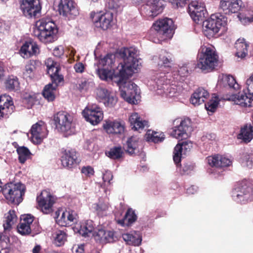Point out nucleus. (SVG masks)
Returning <instances> with one entry per match:
<instances>
[{"mask_svg": "<svg viewBox=\"0 0 253 253\" xmlns=\"http://www.w3.org/2000/svg\"><path fill=\"white\" fill-rule=\"evenodd\" d=\"M140 60L138 56H136L130 63L127 61L126 66H120L119 67L120 77H116L115 79L121 97L132 104H136L139 99V89L136 84L127 79L141 66Z\"/></svg>", "mask_w": 253, "mask_h": 253, "instance_id": "nucleus-1", "label": "nucleus"}, {"mask_svg": "<svg viewBox=\"0 0 253 253\" xmlns=\"http://www.w3.org/2000/svg\"><path fill=\"white\" fill-rule=\"evenodd\" d=\"M47 73L50 76L52 83L45 85L42 95L48 101H52L55 97L56 89L58 84L63 81V76L59 74L60 67L58 63L51 58H47L45 62Z\"/></svg>", "mask_w": 253, "mask_h": 253, "instance_id": "nucleus-2", "label": "nucleus"}, {"mask_svg": "<svg viewBox=\"0 0 253 253\" xmlns=\"http://www.w3.org/2000/svg\"><path fill=\"white\" fill-rule=\"evenodd\" d=\"M119 55L123 59L124 63H121L117 66L115 71H112L111 69H98L97 74L99 78L106 81H112L116 83V77H120V70L119 67L121 65L126 66L127 61L130 63L131 60L136 56H138L139 52L135 48L130 47L129 48H124L121 49L119 52Z\"/></svg>", "mask_w": 253, "mask_h": 253, "instance_id": "nucleus-3", "label": "nucleus"}, {"mask_svg": "<svg viewBox=\"0 0 253 253\" xmlns=\"http://www.w3.org/2000/svg\"><path fill=\"white\" fill-rule=\"evenodd\" d=\"M33 34L40 41L50 43L56 40L58 30L54 22L48 19H42L36 23Z\"/></svg>", "mask_w": 253, "mask_h": 253, "instance_id": "nucleus-4", "label": "nucleus"}, {"mask_svg": "<svg viewBox=\"0 0 253 253\" xmlns=\"http://www.w3.org/2000/svg\"><path fill=\"white\" fill-rule=\"evenodd\" d=\"M165 76L164 73H157L151 79L150 85L153 86L157 93L163 96L172 97L178 95L182 91L181 84L177 85L164 84Z\"/></svg>", "mask_w": 253, "mask_h": 253, "instance_id": "nucleus-5", "label": "nucleus"}, {"mask_svg": "<svg viewBox=\"0 0 253 253\" xmlns=\"http://www.w3.org/2000/svg\"><path fill=\"white\" fill-rule=\"evenodd\" d=\"M218 56L212 46H203L198 55L197 66L203 71L212 70L217 65Z\"/></svg>", "mask_w": 253, "mask_h": 253, "instance_id": "nucleus-6", "label": "nucleus"}, {"mask_svg": "<svg viewBox=\"0 0 253 253\" xmlns=\"http://www.w3.org/2000/svg\"><path fill=\"white\" fill-rule=\"evenodd\" d=\"M25 189V186L20 182L10 183L5 185L2 193L8 203L18 205L23 200Z\"/></svg>", "mask_w": 253, "mask_h": 253, "instance_id": "nucleus-7", "label": "nucleus"}, {"mask_svg": "<svg viewBox=\"0 0 253 253\" xmlns=\"http://www.w3.org/2000/svg\"><path fill=\"white\" fill-rule=\"evenodd\" d=\"M56 128L65 136L71 135L75 133L76 129L73 123L72 116L64 112H59L54 116Z\"/></svg>", "mask_w": 253, "mask_h": 253, "instance_id": "nucleus-8", "label": "nucleus"}, {"mask_svg": "<svg viewBox=\"0 0 253 253\" xmlns=\"http://www.w3.org/2000/svg\"><path fill=\"white\" fill-rule=\"evenodd\" d=\"M246 85L248 95L244 92L239 93L230 95L227 99L243 107L253 106V73L247 79Z\"/></svg>", "mask_w": 253, "mask_h": 253, "instance_id": "nucleus-9", "label": "nucleus"}, {"mask_svg": "<svg viewBox=\"0 0 253 253\" xmlns=\"http://www.w3.org/2000/svg\"><path fill=\"white\" fill-rule=\"evenodd\" d=\"M226 22V18L219 13L211 15L210 18L203 22L204 34L207 37L213 36L225 25Z\"/></svg>", "mask_w": 253, "mask_h": 253, "instance_id": "nucleus-10", "label": "nucleus"}, {"mask_svg": "<svg viewBox=\"0 0 253 253\" xmlns=\"http://www.w3.org/2000/svg\"><path fill=\"white\" fill-rule=\"evenodd\" d=\"M153 28L157 33V36L162 40L172 38L174 26L173 21L169 18L160 19L153 24Z\"/></svg>", "mask_w": 253, "mask_h": 253, "instance_id": "nucleus-11", "label": "nucleus"}, {"mask_svg": "<svg viewBox=\"0 0 253 253\" xmlns=\"http://www.w3.org/2000/svg\"><path fill=\"white\" fill-rule=\"evenodd\" d=\"M233 199L237 202L245 204L253 200V187L245 183L236 187L232 192Z\"/></svg>", "mask_w": 253, "mask_h": 253, "instance_id": "nucleus-12", "label": "nucleus"}, {"mask_svg": "<svg viewBox=\"0 0 253 253\" xmlns=\"http://www.w3.org/2000/svg\"><path fill=\"white\" fill-rule=\"evenodd\" d=\"M82 114L87 122L92 125H96L103 119L102 109L96 105L87 106L82 112Z\"/></svg>", "mask_w": 253, "mask_h": 253, "instance_id": "nucleus-13", "label": "nucleus"}, {"mask_svg": "<svg viewBox=\"0 0 253 253\" xmlns=\"http://www.w3.org/2000/svg\"><path fill=\"white\" fill-rule=\"evenodd\" d=\"M58 7L59 14L68 19H73L79 14L77 4L72 0H60Z\"/></svg>", "mask_w": 253, "mask_h": 253, "instance_id": "nucleus-14", "label": "nucleus"}, {"mask_svg": "<svg viewBox=\"0 0 253 253\" xmlns=\"http://www.w3.org/2000/svg\"><path fill=\"white\" fill-rule=\"evenodd\" d=\"M37 201L40 210L44 213H49L53 211V206L55 203V198L47 190H43L37 198Z\"/></svg>", "mask_w": 253, "mask_h": 253, "instance_id": "nucleus-15", "label": "nucleus"}, {"mask_svg": "<svg viewBox=\"0 0 253 253\" xmlns=\"http://www.w3.org/2000/svg\"><path fill=\"white\" fill-rule=\"evenodd\" d=\"M188 13L196 23L203 21L207 14L205 5L197 1H193L189 4Z\"/></svg>", "mask_w": 253, "mask_h": 253, "instance_id": "nucleus-16", "label": "nucleus"}, {"mask_svg": "<svg viewBox=\"0 0 253 253\" xmlns=\"http://www.w3.org/2000/svg\"><path fill=\"white\" fill-rule=\"evenodd\" d=\"M20 8L24 15L28 18L36 16L41 9L39 0H21Z\"/></svg>", "mask_w": 253, "mask_h": 253, "instance_id": "nucleus-17", "label": "nucleus"}, {"mask_svg": "<svg viewBox=\"0 0 253 253\" xmlns=\"http://www.w3.org/2000/svg\"><path fill=\"white\" fill-rule=\"evenodd\" d=\"M245 7L241 0H221L219 8L225 14L238 12Z\"/></svg>", "mask_w": 253, "mask_h": 253, "instance_id": "nucleus-18", "label": "nucleus"}, {"mask_svg": "<svg viewBox=\"0 0 253 253\" xmlns=\"http://www.w3.org/2000/svg\"><path fill=\"white\" fill-rule=\"evenodd\" d=\"M96 95L97 100L102 102L106 106L113 107L117 102V98L115 95L106 88H97Z\"/></svg>", "mask_w": 253, "mask_h": 253, "instance_id": "nucleus-19", "label": "nucleus"}, {"mask_svg": "<svg viewBox=\"0 0 253 253\" xmlns=\"http://www.w3.org/2000/svg\"><path fill=\"white\" fill-rule=\"evenodd\" d=\"M31 139L34 143H40L44 138L47 131L45 126L42 122H39L33 125L31 128Z\"/></svg>", "mask_w": 253, "mask_h": 253, "instance_id": "nucleus-20", "label": "nucleus"}, {"mask_svg": "<svg viewBox=\"0 0 253 253\" xmlns=\"http://www.w3.org/2000/svg\"><path fill=\"white\" fill-rule=\"evenodd\" d=\"M179 122H180V124L173 128L171 135L178 139L186 138L188 137L187 132L190 126V120L185 119L180 121L179 120H175L174 123H178Z\"/></svg>", "mask_w": 253, "mask_h": 253, "instance_id": "nucleus-21", "label": "nucleus"}, {"mask_svg": "<svg viewBox=\"0 0 253 253\" xmlns=\"http://www.w3.org/2000/svg\"><path fill=\"white\" fill-rule=\"evenodd\" d=\"M103 126L108 134H123L125 128L124 122L121 120H106Z\"/></svg>", "mask_w": 253, "mask_h": 253, "instance_id": "nucleus-22", "label": "nucleus"}, {"mask_svg": "<svg viewBox=\"0 0 253 253\" xmlns=\"http://www.w3.org/2000/svg\"><path fill=\"white\" fill-rule=\"evenodd\" d=\"M14 108L10 96L5 94L0 96V119L7 118L13 112Z\"/></svg>", "mask_w": 253, "mask_h": 253, "instance_id": "nucleus-23", "label": "nucleus"}, {"mask_svg": "<svg viewBox=\"0 0 253 253\" xmlns=\"http://www.w3.org/2000/svg\"><path fill=\"white\" fill-rule=\"evenodd\" d=\"M113 20V14L107 12L101 15L96 14L93 17V22L95 26L105 30L109 28Z\"/></svg>", "mask_w": 253, "mask_h": 253, "instance_id": "nucleus-24", "label": "nucleus"}, {"mask_svg": "<svg viewBox=\"0 0 253 253\" xmlns=\"http://www.w3.org/2000/svg\"><path fill=\"white\" fill-rule=\"evenodd\" d=\"M192 143L191 141H185L181 144H177L173 151V159L176 164H179L183 155H185L192 148Z\"/></svg>", "mask_w": 253, "mask_h": 253, "instance_id": "nucleus-25", "label": "nucleus"}, {"mask_svg": "<svg viewBox=\"0 0 253 253\" xmlns=\"http://www.w3.org/2000/svg\"><path fill=\"white\" fill-rule=\"evenodd\" d=\"M160 0H146L143 11L149 17H154L162 12V9L159 4Z\"/></svg>", "mask_w": 253, "mask_h": 253, "instance_id": "nucleus-26", "label": "nucleus"}, {"mask_svg": "<svg viewBox=\"0 0 253 253\" xmlns=\"http://www.w3.org/2000/svg\"><path fill=\"white\" fill-rule=\"evenodd\" d=\"M34 220V217L30 214L24 215L21 218L19 225L17 226L18 232L22 235H27L31 233V225Z\"/></svg>", "mask_w": 253, "mask_h": 253, "instance_id": "nucleus-27", "label": "nucleus"}, {"mask_svg": "<svg viewBox=\"0 0 253 253\" xmlns=\"http://www.w3.org/2000/svg\"><path fill=\"white\" fill-rule=\"evenodd\" d=\"M40 53V48L35 42H25L21 47L20 53L24 58H28L32 56L37 55Z\"/></svg>", "mask_w": 253, "mask_h": 253, "instance_id": "nucleus-28", "label": "nucleus"}, {"mask_svg": "<svg viewBox=\"0 0 253 253\" xmlns=\"http://www.w3.org/2000/svg\"><path fill=\"white\" fill-rule=\"evenodd\" d=\"M92 236L94 237L96 242L102 244L113 242L114 240L113 232L103 229H99L94 231Z\"/></svg>", "mask_w": 253, "mask_h": 253, "instance_id": "nucleus-29", "label": "nucleus"}, {"mask_svg": "<svg viewBox=\"0 0 253 253\" xmlns=\"http://www.w3.org/2000/svg\"><path fill=\"white\" fill-rule=\"evenodd\" d=\"M207 162L209 165L216 168L228 167L232 163L229 159L218 155L208 157Z\"/></svg>", "mask_w": 253, "mask_h": 253, "instance_id": "nucleus-30", "label": "nucleus"}, {"mask_svg": "<svg viewBox=\"0 0 253 253\" xmlns=\"http://www.w3.org/2000/svg\"><path fill=\"white\" fill-rule=\"evenodd\" d=\"M77 214L72 211H63L61 216L57 217L56 222L61 226L69 225L72 222L76 221Z\"/></svg>", "mask_w": 253, "mask_h": 253, "instance_id": "nucleus-31", "label": "nucleus"}, {"mask_svg": "<svg viewBox=\"0 0 253 253\" xmlns=\"http://www.w3.org/2000/svg\"><path fill=\"white\" fill-rule=\"evenodd\" d=\"M77 160V153L75 151L65 150L62 157V165L64 167L70 169L76 165Z\"/></svg>", "mask_w": 253, "mask_h": 253, "instance_id": "nucleus-32", "label": "nucleus"}, {"mask_svg": "<svg viewBox=\"0 0 253 253\" xmlns=\"http://www.w3.org/2000/svg\"><path fill=\"white\" fill-rule=\"evenodd\" d=\"M209 97V92L203 88H198L192 95L191 103L195 106L203 103Z\"/></svg>", "mask_w": 253, "mask_h": 253, "instance_id": "nucleus-33", "label": "nucleus"}, {"mask_svg": "<svg viewBox=\"0 0 253 253\" xmlns=\"http://www.w3.org/2000/svg\"><path fill=\"white\" fill-rule=\"evenodd\" d=\"M128 121L132 128L135 130L142 129L148 126V122L141 119L137 113L131 114Z\"/></svg>", "mask_w": 253, "mask_h": 253, "instance_id": "nucleus-34", "label": "nucleus"}, {"mask_svg": "<svg viewBox=\"0 0 253 253\" xmlns=\"http://www.w3.org/2000/svg\"><path fill=\"white\" fill-rule=\"evenodd\" d=\"M125 242L129 245L138 246L141 243V237L137 231H132L122 235Z\"/></svg>", "mask_w": 253, "mask_h": 253, "instance_id": "nucleus-35", "label": "nucleus"}, {"mask_svg": "<svg viewBox=\"0 0 253 253\" xmlns=\"http://www.w3.org/2000/svg\"><path fill=\"white\" fill-rule=\"evenodd\" d=\"M248 44L244 39H238L235 43V47L236 49V56L241 58L246 57L248 54Z\"/></svg>", "mask_w": 253, "mask_h": 253, "instance_id": "nucleus-36", "label": "nucleus"}, {"mask_svg": "<svg viewBox=\"0 0 253 253\" xmlns=\"http://www.w3.org/2000/svg\"><path fill=\"white\" fill-rule=\"evenodd\" d=\"M18 220L17 216L14 211H9L5 214V220L3 224L5 230H9L16 225Z\"/></svg>", "mask_w": 253, "mask_h": 253, "instance_id": "nucleus-37", "label": "nucleus"}, {"mask_svg": "<svg viewBox=\"0 0 253 253\" xmlns=\"http://www.w3.org/2000/svg\"><path fill=\"white\" fill-rule=\"evenodd\" d=\"M94 227L92 220H86L80 226L78 232L80 235L84 237H90L94 233Z\"/></svg>", "mask_w": 253, "mask_h": 253, "instance_id": "nucleus-38", "label": "nucleus"}, {"mask_svg": "<svg viewBox=\"0 0 253 253\" xmlns=\"http://www.w3.org/2000/svg\"><path fill=\"white\" fill-rule=\"evenodd\" d=\"M238 138L242 139L247 143L250 142L253 138V126L250 125L241 128Z\"/></svg>", "mask_w": 253, "mask_h": 253, "instance_id": "nucleus-39", "label": "nucleus"}, {"mask_svg": "<svg viewBox=\"0 0 253 253\" xmlns=\"http://www.w3.org/2000/svg\"><path fill=\"white\" fill-rule=\"evenodd\" d=\"M172 59V56L170 53L166 50H163L160 54L158 64L161 68H169L173 61Z\"/></svg>", "mask_w": 253, "mask_h": 253, "instance_id": "nucleus-40", "label": "nucleus"}, {"mask_svg": "<svg viewBox=\"0 0 253 253\" xmlns=\"http://www.w3.org/2000/svg\"><path fill=\"white\" fill-rule=\"evenodd\" d=\"M220 82L224 86H228L230 88L235 90H238L240 88L239 84L232 76L223 75Z\"/></svg>", "mask_w": 253, "mask_h": 253, "instance_id": "nucleus-41", "label": "nucleus"}, {"mask_svg": "<svg viewBox=\"0 0 253 253\" xmlns=\"http://www.w3.org/2000/svg\"><path fill=\"white\" fill-rule=\"evenodd\" d=\"M145 138L147 141L159 143L164 140L165 135L162 132L148 130L145 134Z\"/></svg>", "mask_w": 253, "mask_h": 253, "instance_id": "nucleus-42", "label": "nucleus"}, {"mask_svg": "<svg viewBox=\"0 0 253 253\" xmlns=\"http://www.w3.org/2000/svg\"><path fill=\"white\" fill-rule=\"evenodd\" d=\"M137 216L134 211L131 209H128L123 219L118 220L117 222L122 226H129L136 220Z\"/></svg>", "mask_w": 253, "mask_h": 253, "instance_id": "nucleus-43", "label": "nucleus"}, {"mask_svg": "<svg viewBox=\"0 0 253 253\" xmlns=\"http://www.w3.org/2000/svg\"><path fill=\"white\" fill-rule=\"evenodd\" d=\"M109 208V205L108 203L102 201H99L98 203L94 204L92 206V208L100 216L105 215Z\"/></svg>", "mask_w": 253, "mask_h": 253, "instance_id": "nucleus-44", "label": "nucleus"}, {"mask_svg": "<svg viewBox=\"0 0 253 253\" xmlns=\"http://www.w3.org/2000/svg\"><path fill=\"white\" fill-rule=\"evenodd\" d=\"M16 151L18 154L19 162L22 164H24L30 157L31 153L27 147H19L17 148Z\"/></svg>", "mask_w": 253, "mask_h": 253, "instance_id": "nucleus-45", "label": "nucleus"}, {"mask_svg": "<svg viewBox=\"0 0 253 253\" xmlns=\"http://www.w3.org/2000/svg\"><path fill=\"white\" fill-rule=\"evenodd\" d=\"M6 88L10 90H16L19 88V83L16 77H9L5 82Z\"/></svg>", "mask_w": 253, "mask_h": 253, "instance_id": "nucleus-46", "label": "nucleus"}, {"mask_svg": "<svg viewBox=\"0 0 253 253\" xmlns=\"http://www.w3.org/2000/svg\"><path fill=\"white\" fill-rule=\"evenodd\" d=\"M115 62V56L113 54H108L99 60V64L102 66H106L112 68Z\"/></svg>", "mask_w": 253, "mask_h": 253, "instance_id": "nucleus-47", "label": "nucleus"}, {"mask_svg": "<svg viewBox=\"0 0 253 253\" xmlns=\"http://www.w3.org/2000/svg\"><path fill=\"white\" fill-rule=\"evenodd\" d=\"M126 150L130 154H133L138 147V138L136 137H131L126 142Z\"/></svg>", "mask_w": 253, "mask_h": 253, "instance_id": "nucleus-48", "label": "nucleus"}, {"mask_svg": "<svg viewBox=\"0 0 253 253\" xmlns=\"http://www.w3.org/2000/svg\"><path fill=\"white\" fill-rule=\"evenodd\" d=\"M123 151L121 147H115L106 152V155L112 159H118L122 157Z\"/></svg>", "mask_w": 253, "mask_h": 253, "instance_id": "nucleus-49", "label": "nucleus"}, {"mask_svg": "<svg viewBox=\"0 0 253 253\" xmlns=\"http://www.w3.org/2000/svg\"><path fill=\"white\" fill-rule=\"evenodd\" d=\"M219 104V99L217 96L212 97V98L206 104H205V108L207 111L212 113L214 112Z\"/></svg>", "mask_w": 253, "mask_h": 253, "instance_id": "nucleus-50", "label": "nucleus"}, {"mask_svg": "<svg viewBox=\"0 0 253 253\" xmlns=\"http://www.w3.org/2000/svg\"><path fill=\"white\" fill-rule=\"evenodd\" d=\"M67 235L64 231H58L55 236L54 243L57 246H60L64 244Z\"/></svg>", "mask_w": 253, "mask_h": 253, "instance_id": "nucleus-51", "label": "nucleus"}, {"mask_svg": "<svg viewBox=\"0 0 253 253\" xmlns=\"http://www.w3.org/2000/svg\"><path fill=\"white\" fill-rule=\"evenodd\" d=\"M122 0H107L106 6L109 9L117 10L123 6Z\"/></svg>", "mask_w": 253, "mask_h": 253, "instance_id": "nucleus-52", "label": "nucleus"}, {"mask_svg": "<svg viewBox=\"0 0 253 253\" xmlns=\"http://www.w3.org/2000/svg\"><path fill=\"white\" fill-rule=\"evenodd\" d=\"M9 241L7 236L0 233V253H8L9 250L6 248L7 242Z\"/></svg>", "mask_w": 253, "mask_h": 253, "instance_id": "nucleus-53", "label": "nucleus"}, {"mask_svg": "<svg viewBox=\"0 0 253 253\" xmlns=\"http://www.w3.org/2000/svg\"><path fill=\"white\" fill-rule=\"evenodd\" d=\"M94 83L88 80H83L79 84L78 88L81 91H87L93 87Z\"/></svg>", "mask_w": 253, "mask_h": 253, "instance_id": "nucleus-54", "label": "nucleus"}, {"mask_svg": "<svg viewBox=\"0 0 253 253\" xmlns=\"http://www.w3.org/2000/svg\"><path fill=\"white\" fill-rule=\"evenodd\" d=\"M35 69L34 62L30 61L25 66V71L23 73L24 76L26 77L31 78Z\"/></svg>", "mask_w": 253, "mask_h": 253, "instance_id": "nucleus-55", "label": "nucleus"}, {"mask_svg": "<svg viewBox=\"0 0 253 253\" xmlns=\"http://www.w3.org/2000/svg\"><path fill=\"white\" fill-rule=\"evenodd\" d=\"M244 165L249 168H251L253 166V154H246L243 158Z\"/></svg>", "mask_w": 253, "mask_h": 253, "instance_id": "nucleus-56", "label": "nucleus"}, {"mask_svg": "<svg viewBox=\"0 0 253 253\" xmlns=\"http://www.w3.org/2000/svg\"><path fill=\"white\" fill-rule=\"evenodd\" d=\"M238 17L240 21L244 25L253 22V14L250 16H246L242 14H239Z\"/></svg>", "mask_w": 253, "mask_h": 253, "instance_id": "nucleus-57", "label": "nucleus"}, {"mask_svg": "<svg viewBox=\"0 0 253 253\" xmlns=\"http://www.w3.org/2000/svg\"><path fill=\"white\" fill-rule=\"evenodd\" d=\"M169 2L171 3L173 7L178 8L183 7L186 4V0H168Z\"/></svg>", "mask_w": 253, "mask_h": 253, "instance_id": "nucleus-58", "label": "nucleus"}, {"mask_svg": "<svg viewBox=\"0 0 253 253\" xmlns=\"http://www.w3.org/2000/svg\"><path fill=\"white\" fill-rule=\"evenodd\" d=\"M64 48L62 46H58L54 48L53 51V54L57 57H60L64 54Z\"/></svg>", "mask_w": 253, "mask_h": 253, "instance_id": "nucleus-59", "label": "nucleus"}, {"mask_svg": "<svg viewBox=\"0 0 253 253\" xmlns=\"http://www.w3.org/2000/svg\"><path fill=\"white\" fill-rule=\"evenodd\" d=\"M82 172L87 176H90L93 174L94 170L92 167L87 166L82 168Z\"/></svg>", "mask_w": 253, "mask_h": 253, "instance_id": "nucleus-60", "label": "nucleus"}, {"mask_svg": "<svg viewBox=\"0 0 253 253\" xmlns=\"http://www.w3.org/2000/svg\"><path fill=\"white\" fill-rule=\"evenodd\" d=\"M24 100L28 104V107L32 106L34 104L35 97L34 95L28 94L24 97Z\"/></svg>", "mask_w": 253, "mask_h": 253, "instance_id": "nucleus-61", "label": "nucleus"}, {"mask_svg": "<svg viewBox=\"0 0 253 253\" xmlns=\"http://www.w3.org/2000/svg\"><path fill=\"white\" fill-rule=\"evenodd\" d=\"M113 178V175L111 171H106L103 174V179L104 182H107L108 183H110V181Z\"/></svg>", "mask_w": 253, "mask_h": 253, "instance_id": "nucleus-62", "label": "nucleus"}, {"mask_svg": "<svg viewBox=\"0 0 253 253\" xmlns=\"http://www.w3.org/2000/svg\"><path fill=\"white\" fill-rule=\"evenodd\" d=\"M74 68L77 73H82L84 71V66L82 63L79 62L75 64Z\"/></svg>", "mask_w": 253, "mask_h": 253, "instance_id": "nucleus-63", "label": "nucleus"}, {"mask_svg": "<svg viewBox=\"0 0 253 253\" xmlns=\"http://www.w3.org/2000/svg\"><path fill=\"white\" fill-rule=\"evenodd\" d=\"M84 246L82 244L80 245H75L73 247V250L75 251V253H84Z\"/></svg>", "mask_w": 253, "mask_h": 253, "instance_id": "nucleus-64", "label": "nucleus"}]
</instances>
